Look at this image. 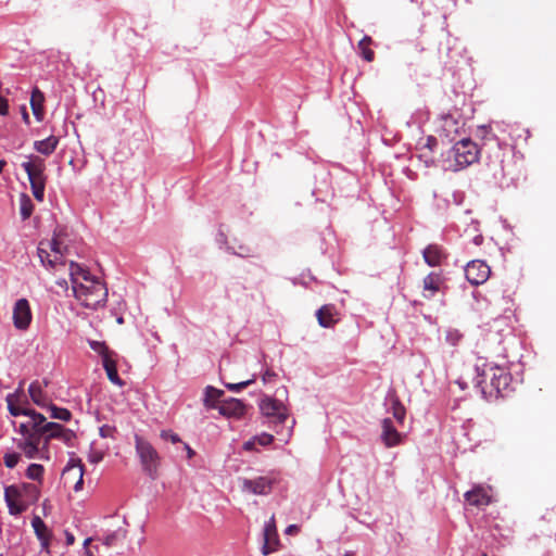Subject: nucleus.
Wrapping results in <instances>:
<instances>
[{
  "instance_id": "obj_1",
  "label": "nucleus",
  "mask_w": 556,
  "mask_h": 556,
  "mask_svg": "<svg viewBox=\"0 0 556 556\" xmlns=\"http://www.w3.org/2000/svg\"><path fill=\"white\" fill-rule=\"evenodd\" d=\"M47 419H29L22 422L18 432L22 439L16 441V446L22 450L26 457L34 458L38 451L41 440L46 443L51 439H61L65 443H71L75 438L72 430L65 429L63 426L55 422H45Z\"/></svg>"
},
{
  "instance_id": "obj_2",
  "label": "nucleus",
  "mask_w": 556,
  "mask_h": 556,
  "mask_svg": "<svg viewBox=\"0 0 556 556\" xmlns=\"http://www.w3.org/2000/svg\"><path fill=\"white\" fill-rule=\"evenodd\" d=\"M477 371L476 386L481 389L484 395L504 396V392L509 388L511 376L505 368L486 362L479 357L475 364Z\"/></svg>"
},
{
  "instance_id": "obj_3",
  "label": "nucleus",
  "mask_w": 556,
  "mask_h": 556,
  "mask_svg": "<svg viewBox=\"0 0 556 556\" xmlns=\"http://www.w3.org/2000/svg\"><path fill=\"white\" fill-rule=\"evenodd\" d=\"M204 405L217 409L224 417H243L248 414V406L238 399L225 397L223 390L207 386L204 390Z\"/></svg>"
},
{
  "instance_id": "obj_4",
  "label": "nucleus",
  "mask_w": 556,
  "mask_h": 556,
  "mask_svg": "<svg viewBox=\"0 0 556 556\" xmlns=\"http://www.w3.org/2000/svg\"><path fill=\"white\" fill-rule=\"evenodd\" d=\"M73 293L83 306L90 309L104 306L108 300V288L94 276L85 278L80 285L75 286Z\"/></svg>"
},
{
  "instance_id": "obj_5",
  "label": "nucleus",
  "mask_w": 556,
  "mask_h": 556,
  "mask_svg": "<svg viewBox=\"0 0 556 556\" xmlns=\"http://www.w3.org/2000/svg\"><path fill=\"white\" fill-rule=\"evenodd\" d=\"M480 149L471 139L457 141L448 152V168L458 172L479 160Z\"/></svg>"
},
{
  "instance_id": "obj_6",
  "label": "nucleus",
  "mask_w": 556,
  "mask_h": 556,
  "mask_svg": "<svg viewBox=\"0 0 556 556\" xmlns=\"http://www.w3.org/2000/svg\"><path fill=\"white\" fill-rule=\"evenodd\" d=\"M61 237V230H55L51 240L39 242L37 252L42 265L51 268L65 265L64 255L67 252V247L63 245Z\"/></svg>"
},
{
  "instance_id": "obj_7",
  "label": "nucleus",
  "mask_w": 556,
  "mask_h": 556,
  "mask_svg": "<svg viewBox=\"0 0 556 556\" xmlns=\"http://www.w3.org/2000/svg\"><path fill=\"white\" fill-rule=\"evenodd\" d=\"M22 167L28 176L34 198L42 202L47 182V176L45 175L46 161L38 155H30L26 162L22 163Z\"/></svg>"
},
{
  "instance_id": "obj_8",
  "label": "nucleus",
  "mask_w": 556,
  "mask_h": 556,
  "mask_svg": "<svg viewBox=\"0 0 556 556\" xmlns=\"http://www.w3.org/2000/svg\"><path fill=\"white\" fill-rule=\"evenodd\" d=\"M135 448L143 471L154 479L161 460L157 451L139 434H135Z\"/></svg>"
},
{
  "instance_id": "obj_9",
  "label": "nucleus",
  "mask_w": 556,
  "mask_h": 556,
  "mask_svg": "<svg viewBox=\"0 0 556 556\" xmlns=\"http://www.w3.org/2000/svg\"><path fill=\"white\" fill-rule=\"evenodd\" d=\"M7 403L9 412L13 416L25 415L28 417H45L42 414L27 407L28 401L24 391V381L20 382L14 393L7 396Z\"/></svg>"
},
{
  "instance_id": "obj_10",
  "label": "nucleus",
  "mask_w": 556,
  "mask_h": 556,
  "mask_svg": "<svg viewBox=\"0 0 556 556\" xmlns=\"http://www.w3.org/2000/svg\"><path fill=\"white\" fill-rule=\"evenodd\" d=\"M84 465L78 457L70 458L67 465L62 471V479L65 485L72 486L75 492L83 490L84 485Z\"/></svg>"
},
{
  "instance_id": "obj_11",
  "label": "nucleus",
  "mask_w": 556,
  "mask_h": 556,
  "mask_svg": "<svg viewBox=\"0 0 556 556\" xmlns=\"http://www.w3.org/2000/svg\"><path fill=\"white\" fill-rule=\"evenodd\" d=\"M28 393L31 401L36 405L40 407H47L49 409V412L51 413L50 417H71L70 410L65 408H59L54 404L50 403L39 381H34L30 383L28 388Z\"/></svg>"
},
{
  "instance_id": "obj_12",
  "label": "nucleus",
  "mask_w": 556,
  "mask_h": 556,
  "mask_svg": "<svg viewBox=\"0 0 556 556\" xmlns=\"http://www.w3.org/2000/svg\"><path fill=\"white\" fill-rule=\"evenodd\" d=\"M465 275L467 280L472 286H479L489 279L491 275V268L485 262L481 260H472L467 263L465 267Z\"/></svg>"
},
{
  "instance_id": "obj_13",
  "label": "nucleus",
  "mask_w": 556,
  "mask_h": 556,
  "mask_svg": "<svg viewBox=\"0 0 556 556\" xmlns=\"http://www.w3.org/2000/svg\"><path fill=\"white\" fill-rule=\"evenodd\" d=\"M403 426V419H383L381 439L387 447L401 444L406 437L395 425Z\"/></svg>"
},
{
  "instance_id": "obj_14",
  "label": "nucleus",
  "mask_w": 556,
  "mask_h": 556,
  "mask_svg": "<svg viewBox=\"0 0 556 556\" xmlns=\"http://www.w3.org/2000/svg\"><path fill=\"white\" fill-rule=\"evenodd\" d=\"M13 325L18 330H27L30 326L33 314L29 302L26 299H20L13 307Z\"/></svg>"
},
{
  "instance_id": "obj_15",
  "label": "nucleus",
  "mask_w": 556,
  "mask_h": 556,
  "mask_svg": "<svg viewBox=\"0 0 556 556\" xmlns=\"http://www.w3.org/2000/svg\"><path fill=\"white\" fill-rule=\"evenodd\" d=\"M275 480L270 477H257L255 479H243L242 480V490L256 494V495H267L270 493Z\"/></svg>"
},
{
  "instance_id": "obj_16",
  "label": "nucleus",
  "mask_w": 556,
  "mask_h": 556,
  "mask_svg": "<svg viewBox=\"0 0 556 556\" xmlns=\"http://www.w3.org/2000/svg\"><path fill=\"white\" fill-rule=\"evenodd\" d=\"M22 496L21 490L15 485L7 486L4 490V500L7 502L9 513L11 515L17 516L24 513L28 504L21 502L20 498Z\"/></svg>"
},
{
  "instance_id": "obj_17",
  "label": "nucleus",
  "mask_w": 556,
  "mask_h": 556,
  "mask_svg": "<svg viewBox=\"0 0 556 556\" xmlns=\"http://www.w3.org/2000/svg\"><path fill=\"white\" fill-rule=\"evenodd\" d=\"M260 409L264 417H288L289 409L281 402L273 397H265L260 403Z\"/></svg>"
},
{
  "instance_id": "obj_18",
  "label": "nucleus",
  "mask_w": 556,
  "mask_h": 556,
  "mask_svg": "<svg viewBox=\"0 0 556 556\" xmlns=\"http://www.w3.org/2000/svg\"><path fill=\"white\" fill-rule=\"evenodd\" d=\"M279 545V538L276 528L275 517L271 516L269 521L266 523L264 529V543L262 546L263 555H269L270 553L277 551Z\"/></svg>"
},
{
  "instance_id": "obj_19",
  "label": "nucleus",
  "mask_w": 556,
  "mask_h": 556,
  "mask_svg": "<svg viewBox=\"0 0 556 556\" xmlns=\"http://www.w3.org/2000/svg\"><path fill=\"white\" fill-rule=\"evenodd\" d=\"M466 502L475 507L486 506L491 503V495L489 489L482 485H476L472 490L465 493Z\"/></svg>"
},
{
  "instance_id": "obj_20",
  "label": "nucleus",
  "mask_w": 556,
  "mask_h": 556,
  "mask_svg": "<svg viewBox=\"0 0 556 556\" xmlns=\"http://www.w3.org/2000/svg\"><path fill=\"white\" fill-rule=\"evenodd\" d=\"M31 527L37 539L40 541L41 547L49 553V545L52 539V532L48 529V527L39 516L33 517Z\"/></svg>"
},
{
  "instance_id": "obj_21",
  "label": "nucleus",
  "mask_w": 556,
  "mask_h": 556,
  "mask_svg": "<svg viewBox=\"0 0 556 556\" xmlns=\"http://www.w3.org/2000/svg\"><path fill=\"white\" fill-rule=\"evenodd\" d=\"M318 324L324 328L333 327L338 321V312L332 304L323 305L317 312Z\"/></svg>"
},
{
  "instance_id": "obj_22",
  "label": "nucleus",
  "mask_w": 556,
  "mask_h": 556,
  "mask_svg": "<svg viewBox=\"0 0 556 556\" xmlns=\"http://www.w3.org/2000/svg\"><path fill=\"white\" fill-rule=\"evenodd\" d=\"M442 285L443 278L441 274L430 273L429 275H427L422 281L424 298H432L438 291H440Z\"/></svg>"
},
{
  "instance_id": "obj_23",
  "label": "nucleus",
  "mask_w": 556,
  "mask_h": 556,
  "mask_svg": "<svg viewBox=\"0 0 556 556\" xmlns=\"http://www.w3.org/2000/svg\"><path fill=\"white\" fill-rule=\"evenodd\" d=\"M424 260L429 266H440L446 254L444 250L438 244H430L424 250Z\"/></svg>"
},
{
  "instance_id": "obj_24",
  "label": "nucleus",
  "mask_w": 556,
  "mask_h": 556,
  "mask_svg": "<svg viewBox=\"0 0 556 556\" xmlns=\"http://www.w3.org/2000/svg\"><path fill=\"white\" fill-rule=\"evenodd\" d=\"M43 103H45L43 92L39 88L35 87L33 89L31 96H30V108H31L33 114L35 115V117L38 122H41L45 116Z\"/></svg>"
},
{
  "instance_id": "obj_25",
  "label": "nucleus",
  "mask_w": 556,
  "mask_h": 556,
  "mask_svg": "<svg viewBox=\"0 0 556 556\" xmlns=\"http://www.w3.org/2000/svg\"><path fill=\"white\" fill-rule=\"evenodd\" d=\"M116 353L112 355V357H104L102 361V365L106 371V376L109 380L117 386H122L123 381L121 380L118 372H117V366H116Z\"/></svg>"
},
{
  "instance_id": "obj_26",
  "label": "nucleus",
  "mask_w": 556,
  "mask_h": 556,
  "mask_svg": "<svg viewBox=\"0 0 556 556\" xmlns=\"http://www.w3.org/2000/svg\"><path fill=\"white\" fill-rule=\"evenodd\" d=\"M70 277L72 281V290H74L75 286L80 285L85 278H92L93 276L90 273L83 268L80 265L75 262L70 263Z\"/></svg>"
},
{
  "instance_id": "obj_27",
  "label": "nucleus",
  "mask_w": 556,
  "mask_h": 556,
  "mask_svg": "<svg viewBox=\"0 0 556 556\" xmlns=\"http://www.w3.org/2000/svg\"><path fill=\"white\" fill-rule=\"evenodd\" d=\"M58 144L59 138L55 136H49L43 140L35 141L34 149L43 155H50L54 152Z\"/></svg>"
},
{
  "instance_id": "obj_28",
  "label": "nucleus",
  "mask_w": 556,
  "mask_h": 556,
  "mask_svg": "<svg viewBox=\"0 0 556 556\" xmlns=\"http://www.w3.org/2000/svg\"><path fill=\"white\" fill-rule=\"evenodd\" d=\"M372 43V39L369 36H365L358 42V49L363 59L367 62H372L375 59V52L370 49V45Z\"/></svg>"
},
{
  "instance_id": "obj_29",
  "label": "nucleus",
  "mask_w": 556,
  "mask_h": 556,
  "mask_svg": "<svg viewBox=\"0 0 556 556\" xmlns=\"http://www.w3.org/2000/svg\"><path fill=\"white\" fill-rule=\"evenodd\" d=\"M34 211V204L30 200V198L23 193L20 198V212L23 220L28 219Z\"/></svg>"
},
{
  "instance_id": "obj_30",
  "label": "nucleus",
  "mask_w": 556,
  "mask_h": 556,
  "mask_svg": "<svg viewBox=\"0 0 556 556\" xmlns=\"http://www.w3.org/2000/svg\"><path fill=\"white\" fill-rule=\"evenodd\" d=\"M89 346L92 351H94L96 353H98L101 356L102 361L104 359V357H112V355L115 354L114 351L109 349V346L105 344V342L90 340Z\"/></svg>"
},
{
  "instance_id": "obj_31",
  "label": "nucleus",
  "mask_w": 556,
  "mask_h": 556,
  "mask_svg": "<svg viewBox=\"0 0 556 556\" xmlns=\"http://www.w3.org/2000/svg\"><path fill=\"white\" fill-rule=\"evenodd\" d=\"M442 131L445 134L446 137H448L452 132H457V121L451 116L445 115L442 117Z\"/></svg>"
},
{
  "instance_id": "obj_32",
  "label": "nucleus",
  "mask_w": 556,
  "mask_h": 556,
  "mask_svg": "<svg viewBox=\"0 0 556 556\" xmlns=\"http://www.w3.org/2000/svg\"><path fill=\"white\" fill-rule=\"evenodd\" d=\"M255 381V375H253L250 379L242 380L239 382H227L224 381V386L231 392H240L250 384L254 383Z\"/></svg>"
},
{
  "instance_id": "obj_33",
  "label": "nucleus",
  "mask_w": 556,
  "mask_h": 556,
  "mask_svg": "<svg viewBox=\"0 0 556 556\" xmlns=\"http://www.w3.org/2000/svg\"><path fill=\"white\" fill-rule=\"evenodd\" d=\"M43 475V467L39 464H31L28 466L26 476L31 480L40 481Z\"/></svg>"
},
{
  "instance_id": "obj_34",
  "label": "nucleus",
  "mask_w": 556,
  "mask_h": 556,
  "mask_svg": "<svg viewBox=\"0 0 556 556\" xmlns=\"http://www.w3.org/2000/svg\"><path fill=\"white\" fill-rule=\"evenodd\" d=\"M23 490L26 494L31 496L33 502L38 501L40 492H39V489L35 484L25 483V484H23Z\"/></svg>"
},
{
  "instance_id": "obj_35",
  "label": "nucleus",
  "mask_w": 556,
  "mask_h": 556,
  "mask_svg": "<svg viewBox=\"0 0 556 556\" xmlns=\"http://www.w3.org/2000/svg\"><path fill=\"white\" fill-rule=\"evenodd\" d=\"M4 459V465L8 467V468H14L18 460H20V454L17 453H7L3 457Z\"/></svg>"
},
{
  "instance_id": "obj_36",
  "label": "nucleus",
  "mask_w": 556,
  "mask_h": 556,
  "mask_svg": "<svg viewBox=\"0 0 556 556\" xmlns=\"http://www.w3.org/2000/svg\"><path fill=\"white\" fill-rule=\"evenodd\" d=\"M99 432L102 438H114L116 428L109 426V425H104V426L100 427Z\"/></svg>"
},
{
  "instance_id": "obj_37",
  "label": "nucleus",
  "mask_w": 556,
  "mask_h": 556,
  "mask_svg": "<svg viewBox=\"0 0 556 556\" xmlns=\"http://www.w3.org/2000/svg\"><path fill=\"white\" fill-rule=\"evenodd\" d=\"M392 408H393V417H404L405 416V413H406L405 408L397 400H394L392 402Z\"/></svg>"
},
{
  "instance_id": "obj_38",
  "label": "nucleus",
  "mask_w": 556,
  "mask_h": 556,
  "mask_svg": "<svg viewBox=\"0 0 556 556\" xmlns=\"http://www.w3.org/2000/svg\"><path fill=\"white\" fill-rule=\"evenodd\" d=\"M104 457V453L102 451L92 450L88 455V460L91 464H98L100 463Z\"/></svg>"
},
{
  "instance_id": "obj_39",
  "label": "nucleus",
  "mask_w": 556,
  "mask_h": 556,
  "mask_svg": "<svg viewBox=\"0 0 556 556\" xmlns=\"http://www.w3.org/2000/svg\"><path fill=\"white\" fill-rule=\"evenodd\" d=\"M161 438L164 440H170L173 443H177L180 441L178 434L170 430H163L161 432Z\"/></svg>"
},
{
  "instance_id": "obj_40",
  "label": "nucleus",
  "mask_w": 556,
  "mask_h": 556,
  "mask_svg": "<svg viewBox=\"0 0 556 556\" xmlns=\"http://www.w3.org/2000/svg\"><path fill=\"white\" fill-rule=\"evenodd\" d=\"M273 439H274L273 435L268 434V433H263V434L254 438L255 442H257L260 445H263V446L270 444Z\"/></svg>"
},
{
  "instance_id": "obj_41",
  "label": "nucleus",
  "mask_w": 556,
  "mask_h": 556,
  "mask_svg": "<svg viewBox=\"0 0 556 556\" xmlns=\"http://www.w3.org/2000/svg\"><path fill=\"white\" fill-rule=\"evenodd\" d=\"M438 140L433 136H427L424 147L429 149L430 151H433V149L437 147Z\"/></svg>"
},
{
  "instance_id": "obj_42",
  "label": "nucleus",
  "mask_w": 556,
  "mask_h": 556,
  "mask_svg": "<svg viewBox=\"0 0 556 556\" xmlns=\"http://www.w3.org/2000/svg\"><path fill=\"white\" fill-rule=\"evenodd\" d=\"M274 378H276V374L270 369H267L262 376V380L264 383L273 381Z\"/></svg>"
},
{
  "instance_id": "obj_43",
  "label": "nucleus",
  "mask_w": 556,
  "mask_h": 556,
  "mask_svg": "<svg viewBox=\"0 0 556 556\" xmlns=\"http://www.w3.org/2000/svg\"><path fill=\"white\" fill-rule=\"evenodd\" d=\"M9 111V103L5 98L0 97V115H7Z\"/></svg>"
},
{
  "instance_id": "obj_44",
  "label": "nucleus",
  "mask_w": 556,
  "mask_h": 556,
  "mask_svg": "<svg viewBox=\"0 0 556 556\" xmlns=\"http://www.w3.org/2000/svg\"><path fill=\"white\" fill-rule=\"evenodd\" d=\"M479 131L482 134L483 138H488L489 136L494 138V135L492 134L491 129L486 126L480 127Z\"/></svg>"
},
{
  "instance_id": "obj_45",
  "label": "nucleus",
  "mask_w": 556,
  "mask_h": 556,
  "mask_svg": "<svg viewBox=\"0 0 556 556\" xmlns=\"http://www.w3.org/2000/svg\"><path fill=\"white\" fill-rule=\"evenodd\" d=\"M115 540H116V534L111 533L104 539V544L110 547L114 544Z\"/></svg>"
},
{
  "instance_id": "obj_46",
  "label": "nucleus",
  "mask_w": 556,
  "mask_h": 556,
  "mask_svg": "<svg viewBox=\"0 0 556 556\" xmlns=\"http://www.w3.org/2000/svg\"><path fill=\"white\" fill-rule=\"evenodd\" d=\"M239 249H240V252H238V255H240L242 257L251 256L253 254L252 250L249 248L240 247Z\"/></svg>"
},
{
  "instance_id": "obj_47",
  "label": "nucleus",
  "mask_w": 556,
  "mask_h": 556,
  "mask_svg": "<svg viewBox=\"0 0 556 556\" xmlns=\"http://www.w3.org/2000/svg\"><path fill=\"white\" fill-rule=\"evenodd\" d=\"M65 539H66V544L67 545H73L74 542H75V536L73 533L68 532V531H65Z\"/></svg>"
},
{
  "instance_id": "obj_48",
  "label": "nucleus",
  "mask_w": 556,
  "mask_h": 556,
  "mask_svg": "<svg viewBox=\"0 0 556 556\" xmlns=\"http://www.w3.org/2000/svg\"><path fill=\"white\" fill-rule=\"evenodd\" d=\"M460 338V334H458L457 332H454V333H448L447 336V340L452 342V344H455L456 341Z\"/></svg>"
},
{
  "instance_id": "obj_49",
  "label": "nucleus",
  "mask_w": 556,
  "mask_h": 556,
  "mask_svg": "<svg viewBox=\"0 0 556 556\" xmlns=\"http://www.w3.org/2000/svg\"><path fill=\"white\" fill-rule=\"evenodd\" d=\"M299 532V527L296 525H290L287 529H286V533L287 534H294V533H298Z\"/></svg>"
},
{
  "instance_id": "obj_50",
  "label": "nucleus",
  "mask_w": 556,
  "mask_h": 556,
  "mask_svg": "<svg viewBox=\"0 0 556 556\" xmlns=\"http://www.w3.org/2000/svg\"><path fill=\"white\" fill-rule=\"evenodd\" d=\"M255 443H256V442H255V440H254V439H253V440H250V441H248V442H245V443H244V445H243V446H244V450H247V451H251V450H253V447H254V444H255Z\"/></svg>"
},
{
  "instance_id": "obj_51",
  "label": "nucleus",
  "mask_w": 556,
  "mask_h": 556,
  "mask_svg": "<svg viewBox=\"0 0 556 556\" xmlns=\"http://www.w3.org/2000/svg\"><path fill=\"white\" fill-rule=\"evenodd\" d=\"M472 241L476 245H480L483 242V236L477 235L473 237Z\"/></svg>"
},
{
  "instance_id": "obj_52",
  "label": "nucleus",
  "mask_w": 556,
  "mask_h": 556,
  "mask_svg": "<svg viewBox=\"0 0 556 556\" xmlns=\"http://www.w3.org/2000/svg\"><path fill=\"white\" fill-rule=\"evenodd\" d=\"M56 283L64 290H67L68 289V285H67V281L65 279H60V280H56Z\"/></svg>"
},
{
  "instance_id": "obj_53",
  "label": "nucleus",
  "mask_w": 556,
  "mask_h": 556,
  "mask_svg": "<svg viewBox=\"0 0 556 556\" xmlns=\"http://www.w3.org/2000/svg\"><path fill=\"white\" fill-rule=\"evenodd\" d=\"M185 448L187 451L188 458H192L194 455V451L188 444H185Z\"/></svg>"
},
{
  "instance_id": "obj_54",
  "label": "nucleus",
  "mask_w": 556,
  "mask_h": 556,
  "mask_svg": "<svg viewBox=\"0 0 556 556\" xmlns=\"http://www.w3.org/2000/svg\"><path fill=\"white\" fill-rule=\"evenodd\" d=\"M22 113H23V119H24V122H25L26 124H29V115H28V113H27V111H26L25 106L23 108V112H22Z\"/></svg>"
},
{
  "instance_id": "obj_55",
  "label": "nucleus",
  "mask_w": 556,
  "mask_h": 556,
  "mask_svg": "<svg viewBox=\"0 0 556 556\" xmlns=\"http://www.w3.org/2000/svg\"><path fill=\"white\" fill-rule=\"evenodd\" d=\"M5 165H7V162L4 160H0V174L3 172V168Z\"/></svg>"
},
{
  "instance_id": "obj_56",
  "label": "nucleus",
  "mask_w": 556,
  "mask_h": 556,
  "mask_svg": "<svg viewBox=\"0 0 556 556\" xmlns=\"http://www.w3.org/2000/svg\"><path fill=\"white\" fill-rule=\"evenodd\" d=\"M286 419H282V418H279V419H275V425L276 426H279L281 425Z\"/></svg>"
},
{
  "instance_id": "obj_57",
  "label": "nucleus",
  "mask_w": 556,
  "mask_h": 556,
  "mask_svg": "<svg viewBox=\"0 0 556 556\" xmlns=\"http://www.w3.org/2000/svg\"><path fill=\"white\" fill-rule=\"evenodd\" d=\"M91 539H86L85 541V545L88 544L90 542Z\"/></svg>"
},
{
  "instance_id": "obj_58",
  "label": "nucleus",
  "mask_w": 556,
  "mask_h": 556,
  "mask_svg": "<svg viewBox=\"0 0 556 556\" xmlns=\"http://www.w3.org/2000/svg\"><path fill=\"white\" fill-rule=\"evenodd\" d=\"M344 556H353L352 553H345Z\"/></svg>"
}]
</instances>
